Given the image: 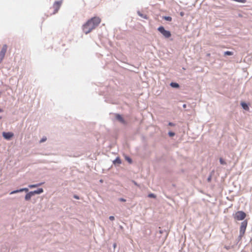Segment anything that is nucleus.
<instances>
[{"instance_id":"7ed1b4c3","label":"nucleus","mask_w":252,"mask_h":252,"mask_svg":"<svg viewBox=\"0 0 252 252\" xmlns=\"http://www.w3.org/2000/svg\"><path fill=\"white\" fill-rule=\"evenodd\" d=\"M246 217V214L242 211L237 212L234 215V218L237 220H243Z\"/></svg>"},{"instance_id":"4468645a","label":"nucleus","mask_w":252,"mask_h":252,"mask_svg":"<svg viewBox=\"0 0 252 252\" xmlns=\"http://www.w3.org/2000/svg\"><path fill=\"white\" fill-rule=\"evenodd\" d=\"M43 192V190L41 188L39 189H38L36 190H34L33 191H32V192L33 194V195L35 194H40V193H42Z\"/></svg>"},{"instance_id":"ddd939ff","label":"nucleus","mask_w":252,"mask_h":252,"mask_svg":"<svg viewBox=\"0 0 252 252\" xmlns=\"http://www.w3.org/2000/svg\"><path fill=\"white\" fill-rule=\"evenodd\" d=\"M137 14L141 17L144 18V19H147L148 18V16L147 15H145V14H142L140 11H137Z\"/></svg>"},{"instance_id":"c756f323","label":"nucleus","mask_w":252,"mask_h":252,"mask_svg":"<svg viewBox=\"0 0 252 252\" xmlns=\"http://www.w3.org/2000/svg\"><path fill=\"white\" fill-rule=\"evenodd\" d=\"M3 111V109L0 108V113Z\"/></svg>"},{"instance_id":"cd10ccee","label":"nucleus","mask_w":252,"mask_h":252,"mask_svg":"<svg viewBox=\"0 0 252 252\" xmlns=\"http://www.w3.org/2000/svg\"><path fill=\"white\" fill-rule=\"evenodd\" d=\"M74 197L75 198L77 199H79V197H78L77 195H75L74 196Z\"/></svg>"},{"instance_id":"bb28decb","label":"nucleus","mask_w":252,"mask_h":252,"mask_svg":"<svg viewBox=\"0 0 252 252\" xmlns=\"http://www.w3.org/2000/svg\"><path fill=\"white\" fill-rule=\"evenodd\" d=\"M180 16H182V17H183V16H184L185 13H184V12H182H182H181L180 13Z\"/></svg>"},{"instance_id":"a878e982","label":"nucleus","mask_w":252,"mask_h":252,"mask_svg":"<svg viewBox=\"0 0 252 252\" xmlns=\"http://www.w3.org/2000/svg\"><path fill=\"white\" fill-rule=\"evenodd\" d=\"M119 200H120V201H121L122 202H125L126 201L125 199L123 198H120Z\"/></svg>"},{"instance_id":"473e14b6","label":"nucleus","mask_w":252,"mask_h":252,"mask_svg":"<svg viewBox=\"0 0 252 252\" xmlns=\"http://www.w3.org/2000/svg\"><path fill=\"white\" fill-rule=\"evenodd\" d=\"M210 180H211V178H210H210H209L208 179V180L209 181H210Z\"/></svg>"},{"instance_id":"4be33fe9","label":"nucleus","mask_w":252,"mask_h":252,"mask_svg":"<svg viewBox=\"0 0 252 252\" xmlns=\"http://www.w3.org/2000/svg\"><path fill=\"white\" fill-rule=\"evenodd\" d=\"M168 125L169 126H175V124H174L172 122H169Z\"/></svg>"},{"instance_id":"f257e3e1","label":"nucleus","mask_w":252,"mask_h":252,"mask_svg":"<svg viewBox=\"0 0 252 252\" xmlns=\"http://www.w3.org/2000/svg\"><path fill=\"white\" fill-rule=\"evenodd\" d=\"M101 22V19L98 17H94L88 20L82 26V30L85 34L90 33Z\"/></svg>"},{"instance_id":"20e7f679","label":"nucleus","mask_w":252,"mask_h":252,"mask_svg":"<svg viewBox=\"0 0 252 252\" xmlns=\"http://www.w3.org/2000/svg\"><path fill=\"white\" fill-rule=\"evenodd\" d=\"M7 46L6 44H4L2 47V49L0 52V63L3 60L4 56L5 55Z\"/></svg>"},{"instance_id":"b1692460","label":"nucleus","mask_w":252,"mask_h":252,"mask_svg":"<svg viewBox=\"0 0 252 252\" xmlns=\"http://www.w3.org/2000/svg\"><path fill=\"white\" fill-rule=\"evenodd\" d=\"M126 159L129 163H131V162H132L131 158H126Z\"/></svg>"},{"instance_id":"f704fd0d","label":"nucleus","mask_w":252,"mask_h":252,"mask_svg":"<svg viewBox=\"0 0 252 252\" xmlns=\"http://www.w3.org/2000/svg\"><path fill=\"white\" fill-rule=\"evenodd\" d=\"M2 119V117L0 116V120Z\"/></svg>"},{"instance_id":"6ab92c4d","label":"nucleus","mask_w":252,"mask_h":252,"mask_svg":"<svg viewBox=\"0 0 252 252\" xmlns=\"http://www.w3.org/2000/svg\"><path fill=\"white\" fill-rule=\"evenodd\" d=\"M168 135L169 137H172L174 136H175V133L173 131H169L168 132Z\"/></svg>"},{"instance_id":"a211bd4d","label":"nucleus","mask_w":252,"mask_h":252,"mask_svg":"<svg viewBox=\"0 0 252 252\" xmlns=\"http://www.w3.org/2000/svg\"><path fill=\"white\" fill-rule=\"evenodd\" d=\"M113 163L115 165H119L121 163L120 158H116L114 161Z\"/></svg>"},{"instance_id":"412c9836","label":"nucleus","mask_w":252,"mask_h":252,"mask_svg":"<svg viewBox=\"0 0 252 252\" xmlns=\"http://www.w3.org/2000/svg\"><path fill=\"white\" fill-rule=\"evenodd\" d=\"M148 197L150 198H155L156 197V195L154 193H150L148 194Z\"/></svg>"},{"instance_id":"2eb2a0df","label":"nucleus","mask_w":252,"mask_h":252,"mask_svg":"<svg viewBox=\"0 0 252 252\" xmlns=\"http://www.w3.org/2000/svg\"><path fill=\"white\" fill-rule=\"evenodd\" d=\"M162 19L165 20V21L171 22L172 20V18L171 16H164L162 17Z\"/></svg>"},{"instance_id":"7c9ffc66","label":"nucleus","mask_w":252,"mask_h":252,"mask_svg":"<svg viewBox=\"0 0 252 252\" xmlns=\"http://www.w3.org/2000/svg\"><path fill=\"white\" fill-rule=\"evenodd\" d=\"M113 247H114V248H116V243L114 244Z\"/></svg>"},{"instance_id":"1a4fd4ad","label":"nucleus","mask_w":252,"mask_h":252,"mask_svg":"<svg viewBox=\"0 0 252 252\" xmlns=\"http://www.w3.org/2000/svg\"><path fill=\"white\" fill-rule=\"evenodd\" d=\"M241 105L244 110L246 111H248L249 110V106L248 103L247 102L242 101L241 102Z\"/></svg>"},{"instance_id":"39448f33","label":"nucleus","mask_w":252,"mask_h":252,"mask_svg":"<svg viewBox=\"0 0 252 252\" xmlns=\"http://www.w3.org/2000/svg\"><path fill=\"white\" fill-rule=\"evenodd\" d=\"M247 226V221H244L241 224V226L240 228V235H243L245 232L246 227Z\"/></svg>"},{"instance_id":"2f4dec72","label":"nucleus","mask_w":252,"mask_h":252,"mask_svg":"<svg viewBox=\"0 0 252 252\" xmlns=\"http://www.w3.org/2000/svg\"><path fill=\"white\" fill-rule=\"evenodd\" d=\"M133 182L134 183V184L135 185L137 186V183H136L135 182L133 181Z\"/></svg>"},{"instance_id":"f8f14e48","label":"nucleus","mask_w":252,"mask_h":252,"mask_svg":"<svg viewBox=\"0 0 252 252\" xmlns=\"http://www.w3.org/2000/svg\"><path fill=\"white\" fill-rule=\"evenodd\" d=\"M33 195L32 191L28 193L25 196V199L26 200H29L31 199L32 196Z\"/></svg>"},{"instance_id":"f03ea898","label":"nucleus","mask_w":252,"mask_h":252,"mask_svg":"<svg viewBox=\"0 0 252 252\" xmlns=\"http://www.w3.org/2000/svg\"><path fill=\"white\" fill-rule=\"evenodd\" d=\"M157 30L166 38H168L171 36V33L169 31L166 30L162 26H159Z\"/></svg>"},{"instance_id":"0eeeda50","label":"nucleus","mask_w":252,"mask_h":252,"mask_svg":"<svg viewBox=\"0 0 252 252\" xmlns=\"http://www.w3.org/2000/svg\"><path fill=\"white\" fill-rule=\"evenodd\" d=\"M62 4V1H56L53 5V7L54 8V12H53V14H55L57 13L59 9L60 8V6Z\"/></svg>"},{"instance_id":"f3484780","label":"nucleus","mask_w":252,"mask_h":252,"mask_svg":"<svg viewBox=\"0 0 252 252\" xmlns=\"http://www.w3.org/2000/svg\"><path fill=\"white\" fill-rule=\"evenodd\" d=\"M43 184V183H41L37 184H35V185H29V187L31 189L34 188H36V187H39V186L42 185Z\"/></svg>"},{"instance_id":"aec40b11","label":"nucleus","mask_w":252,"mask_h":252,"mask_svg":"<svg viewBox=\"0 0 252 252\" xmlns=\"http://www.w3.org/2000/svg\"><path fill=\"white\" fill-rule=\"evenodd\" d=\"M47 140V138L46 136H43L39 141V143H43L44 142H45Z\"/></svg>"},{"instance_id":"9b49d317","label":"nucleus","mask_w":252,"mask_h":252,"mask_svg":"<svg viewBox=\"0 0 252 252\" xmlns=\"http://www.w3.org/2000/svg\"><path fill=\"white\" fill-rule=\"evenodd\" d=\"M170 86L173 88L179 89L180 88V85L178 83L174 82H171L170 83Z\"/></svg>"},{"instance_id":"6e6552de","label":"nucleus","mask_w":252,"mask_h":252,"mask_svg":"<svg viewBox=\"0 0 252 252\" xmlns=\"http://www.w3.org/2000/svg\"><path fill=\"white\" fill-rule=\"evenodd\" d=\"M115 118L117 120L119 121L123 125H126L127 123L126 120L124 119L122 116L119 114H116L115 115Z\"/></svg>"},{"instance_id":"dca6fc26","label":"nucleus","mask_w":252,"mask_h":252,"mask_svg":"<svg viewBox=\"0 0 252 252\" xmlns=\"http://www.w3.org/2000/svg\"><path fill=\"white\" fill-rule=\"evenodd\" d=\"M233 55V52L229 51H226L224 52V56H229Z\"/></svg>"},{"instance_id":"423d86ee","label":"nucleus","mask_w":252,"mask_h":252,"mask_svg":"<svg viewBox=\"0 0 252 252\" xmlns=\"http://www.w3.org/2000/svg\"><path fill=\"white\" fill-rule=\"evenodd\" d=\"M2 135L3 137L7 140H10L14 136V133L12 132H3Z\"/></svg>"},{"instance_id":"5701e85b","label":"nucleus","mask_w":252,"mask_h":252,"mask_svg":"<svg viewBox=\"0 0 252 252\" xmlns=\"http://www.w3.org/2000/svg\"><path fill=\"white\" fill-rule=\"evenodd\" d=\"M220 162L221 164H225V162H224L223 158H220Z\"/></svg>"},{"instance_id":"9d476101","label":"nucleus","mask_w":252,"mask_h":252,"mask_svg":"<svg viewBox=\"0 0 252 252\" xmlns=\"http://www.w3.org/2000/svg\"><path fill=\"white\" fill-rule=\"evenodd\" d=\"M26 191V192H28L29 191V189L28 188H23V189H20L14 190V191H13L10 192V194H12L18 193V192H22V191Z\"/></svg>"},{"instance_id":"c85d7f7f","label":"nucleus","mask_w":252,"mask_h":252,"mask_svg":"<svg viewBox=\"0 0 252 252\" xmlns=\"http://www.w3.org/2000/svg\"><path fill=\"white\" fill-rule=\"evenodd\" d=\"M183 107L184 108H186V104H183Z\"/></svg>"},{"instance_id":"72a5a7b5","label":"nucleus","mask_w":252,"mask_h":252,"mask_svg":"<svg viewBox=\"0 0 252 252\" xmlns=\"http://www.w3.org/2000/svg\"><path fill=\"white\" fill-rule=\"evenodd\" d=\"M125 158H129V157L128 156H125Z\"/></svg>"},{"instance_id":"393cba45","label":"nucleus","mask_w":252,"mask_h":252,"mask_svg":"<svg viewBox=\"0 0 252 252\" xmlns=\"http://www.w3.org/2000/svg\"><path fill=\"white\" fill-rule=\"evenodd\" d=\"M109 219L111 220H113L114 219H115V218L114 216H110L109 217Z\"/></svg>"}]
</instances>
